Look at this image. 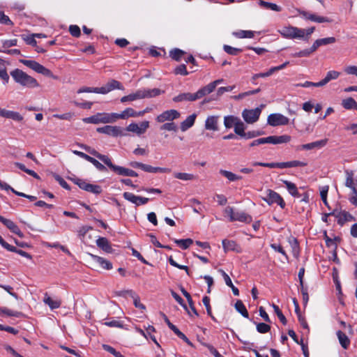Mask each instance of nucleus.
I'll use <instances>...</instances> for the list:
<instances>
[{"label": "nucleus", "instance_id": "nucleus-1", "mask_svg": "<svg viewBox=\"0 0 357 357\" xmlns=\"http://www.w3.org/2000/svg\"><path fill=\"white\" fill-rule=\"evenodd\" d=\"M14 81L22 86L35 88L39 86L37 80L20 69L16 68L10 73Z\"/></svg>", "mask_w": 357, "mask_h": 357}, {"label": "nucleus", "instance_id": "nucleus-2", "mask_svg": "<svg viewBox=\"0 0 357 357\" xmlns=\"http://www.w3.org/2000/svg\"><path fill=\"white\" fill-rule=\"evenodd\" d=\"M307 163L303 161L299 160H292L289 162H252L251 165L253 167L261 166L264 167L269 168H291V167H305Z\"/></svg>", "mask_w": 357, "mask_h": 357}, {"label": "nucleus", "instance_id": "nucleus-3", "mask_svg": "<svg viewBox=\"0 0 357 357\" xmlns=\"http://www.w3.org/2000/svg\"><path fill=\"white\" fill-rule=\"evenodd\" d=\"M291 141V136L288 135H284L280 136L272 135L267 137L259 138L253 140L250 144V146H256L264 144H279L288 143Z\"/></svg>", "mask_w": 357, "mask_h": 357}, {"label": "nucleus", "instance_id": "nucleus-4", "mask_svg": "<svg viewBox=\"0 0 357 357\" xmlns=\"http://www.w3.org/2000/svg\"><path fill=\"white\" fill-rule=\"evenodd\" d=\"M82 121L86 123L93 124L114 123L113 114L105 112L97 113L89 117L84 118Z\"/></svg>", "mask_w": 357, "mask_h": 357}, {"label": "nucleus", "instance_id": "nucleus-5", "mask_svg": "<svg viewBox=\"0 0 357 357\" xmlns=\"http://www.w3.org/2000/svg\"><path fill=\"white\" fill-rule=\"evenodd\" d=\"M206 96L203 87L199 89L196 93H180L173 98V101L175 102H179L183 101L192 102L202 98Z\"/></svg>", "mask_w": 357, "mask_h": 357}, {"label": "nucleus", "instance_id": "nucleus-6", "mask_svg": "<svg viewBox=\"0 0 357 357\" xmlns=\"http://www.w3.org/2000/svg\"><path fill=\"white\" fill-rule=\"evenodd\" d=\"M20 61L23 63L24 66L29 67V68L33 70L38 73L42 74L45 76L52 77L53 74L50 70L45 68L43 65L40 64L36 61L33 60H26V59H20Z\"/></svg>", "mask_w": 357, "mask_h": 357}, {"label": "nucleus", "instance_id": "nucleus-7", "mask_svg": "<svg viewBox=\"0 0 357 357\" xmlns=\"http://www.w3.org/2000/svg\"><path fill=\"white\" fill-rule=\"evenodd\" d=\"M278 31L285 38H303L305 36V29L294 26H284Z\"/></svg>", "mask_w": 357, "mask_h": 357}, {"label": "nucleus", "instance_id": "nucleus-8", "mask_svg": "<svg viewBox=\"0 0 357 357\" xmlns=\"http://www.w3.org/2000/svg\"><path fill=\"white\" fill-rule=\"evenodd\" d=\"M262 199L268 205L277 204L282 209L286 206V203L280 195L271 189L266 190V196L263 197Z\"/></svg>", "mask_w": 357, "mask_h": 357}, {"label": "nucleus", "instance_id": "nucleus-9", "mask_svg": "<svg viewBox=\"0 0 357 357\" xmlns=\"http://www.w3.org/2000/svg\"><path fill=\"white\" fill-rule=\"evenodd\" d=\"M96 131L99 133H103L112 137H118L125 135L123 129L119 126H105L97 128Z\"/></svg>", "mask_w": 357, "mask_h": 357}, {"label": "nucleus", "instance_id": "nucleus-10", "mask_svg": "<svg viewBox=\"0 0 357 357\" xmlns=\"http://www.w3.org/2000/svg\"><path fill=\"white\" fill-rule=\"evenodd\" d=\"M267 121L271 126H278L287 125L289 119L281 114H271L268 116Z\"/></svg>", "mask_w": 357, "mask_h": 357}, {"label": "nucleus", "instance_id": "nucleus-11", "mask_svg": "<svg viewBox=\"0 0 357 357\" xmlns=\"http://www.w3.org/2000/svg\"><path fill=\"white\" fill-rule=\"evenodd\" d=\"M261 112L258 107L253 109H245L242 112V116L246 123H253L259 119Z\"/></svg>", "mask_w": 357, "mask_h": 357}, {"label": "nucleus", "instance_id": "nucleus-12", "mask_svg": "<svg viewBox=\"0 0 357 357\" xmlns=\"http://www.w3.org/2000/svg\"><path fill=\"white\" fill-rule=\"evenodd\" d=\"M180 117V113L176 109L166 110L156 117L158 123H163L166 121H172Z\"/></svg>", "mask_w": 357, "mask_h": 357}, {"label": "nucleus", "instance_id": "nucleus-13", "mask_svg": "<svg viewBox=\"0 0 357 357\" xmlns=\"http://www.w3.org/2000/svg\"><path fill=\"white\" fill-rule=\"evenodd\" d=\"M108 167H109L116 174L121 176L131 177L138 176V174L135 171L123 167L116 165L113 164L112 162Z\"/></svg>", "mask_w": 357, "mask_h": 357}, {"label": "nucleus", "instance_id": "nucleus-14", "mask_svg": "<svg viewBox=\"0 0 357 357\" xmlns=\"http://www.w3.org/2000/svg\"><path fill=\"white\" fill-rule=\"evenodd\" d=\"M114 122H115L117 119H126L130 117H139L142 114V112H136L134 109L131 107H128L124 109L121 113H112Z\"/></svg>", "mask_w": 357, "mask_h": 357}, {"label": "nucleus", "instance_id": "nucleus-15", "mask_svg": "<svg viewBox=\"0 0 357 357\" xmlns=\"http://www.w3.org/2000/svg\"><path fill=\"white\" fill-rule=\"evenodd\" d=\"M123 197L125 199L135 204L136 206L144 205L149 201V199L147 197L137 196L133 193L128 192H125L123 194Z\"/></svg>", "mask_w": 357, "mask_h": 357}, {"label": "nucleus", "instance_id": "nucleus-16", "mask_svg": "<svg viewBox=\"0 0 357 357\" xmlns=\"http://www.w3.org/2000/svg\"><path fill=\"white\" fill-rule=\"evenodd\" d=\"M149 127V122L148 121H142L139 126L137 123H132L129 124L126 130L137 133L138 135H142L146 132Z\"/></svg>", "mask_w": 357, "mask_h": 357}, {"label": "nucleus", "instance_id": "nucleus-17", "mask_svg": "<svg viewBox=\"0 0 357 357\" xmlns=\"http://www.w3.org/2000/svg\"><path fill=\"white\" fill-rule=\"evenodd\" d=\"M79 146L84 149L86 151L93 155V156L98 158L99 160L103 162L107 167H109V165H110L112 160L107 155H102L98 153L97 151H96L93 149H91L90 146L87 145L81 144L79 145Z\"/></svg>", "mask_w": 357, "mask_h": 357}, {"label": "nucleus", "instance_id": "nucleus-18", "mask_svg": "<svg viewBox=\"0 0 357 357\" xmlns=\"http://www.w3.org/2000/svg\"><path fill=\"white\" fill-rule=\"evenodd\" d=\"M1 222H2L11 232L17 234L21 238L24 236V234L21 231L20 227L11 220L3 217Z\"/></svg>", "mask_w": 357, "mask_h": 357}, {"label": "nucleus", "instance_id": "nucleus-19", "mask_svg": "<svg viewBox=\"0 0 357 357\" xmlns=\"http://www.w3.org/2000/svg\"><path fill=\"white\" fill-rule=\"evenodd\" d=\"M219 116H208L205 121V129L208 130H218Z\"/></svg>", "mask_w": 357, "mask_h": 357}, {"label": "nucleus", "instance_id": "nucleus-20", "mask_svg": "<svg viewBox=\"0 0 357 357\" xmlns=\"http://www.w3.org/2000/svg\"><path fill=\"white\" fill-rule=\"evenodd\" d=\"M0 116L10 119L15 121H22L23 120V116L17 112L7 110L6 109L0 108Z\"/></svg>", "mask_w": 357, "mask_h": 357}, {"label": "nucleus", "instance_id": "nucleus-21", "mask_svg": "<svg viewBox=\"0 0 357 357\" xmlns=\"http://www.w3.org/2000/svg\"><path fill=\"white\" fill-rule=\"evenodd\" d=\"M222 244L225 252H227L229 251H235L236 252H240L241 251V247L234 241L224 239L222 241Z\"/></svg>", "mask_w": 357, "mask_h": 357}, {"label": "nucleus", "instance_id": "nucleus-22", "mask_svg": "<svg viewBox=\"0 0 357 357\" xmlns=\"http://www.w3.org/2000/svg\"><path fill=\"white\" fill-rule=\"evenodd\" d=\"M142 98H151L160 96L164 91L159 89H139Z\"/></svg>", "mask_w": 357, "mask_h": 357}, {"label": "nucleus", "instance_id": "nucleus-23", "mask_svg": "<svg viewBox=\"0 0 357 357\" xmlns=\"http://www.w3.org/2000/svg\"><path fill=\"white\" fill-rule=\"evenodd\" d=\"M337 218V224L340 226H343L345 222L355 220V218L346 211H341L336 215Z\"/></svg>", "mask_w": 357, "mask_h": 357}, {"label": "nucleus", "instance_id": "nucleus-24", "mask_svg": "<svg viewBox=\"0 0 357 357\" xmlns=\"http://www.w3.org/2000/svg\"><path fill=\"white\" fill-rule=\"evenodd\" d=\"M232 220L233 222L238 221L245 223H250L252 222V218L251 215L243 211H235Z\"/></svg>", "mask_w": 357, "mask_h": 357}, {"label": "nucleus", "instance_id": "nucleus-25", "mask_svg": "<svg viewBox=\"0 0 357 357\" xmlns=\"http://www.w3.org/2000/svg\"><path fill=\"white\" fill-rule=\"evenodd\" d=\"M96 244L98 248L102 249L103 251L111 253L112 252V248L110 245L109 241L107 238L105 237H99L96 240Z\"/></svg>", "mask_w": 357, "mask_h": 357}, {"label": "nucleus", "instance_id": "nucleus-26", "mask_svg": "<svg viewBox=\"0 0 357 357\" xmlns=\"http://www.w3.org/2000/svg\"><path fill=\"white\" fill-rule=\"evenodd\" d=\"M43 302L45 304L47 305L51 310L58 309L61 305V300H54L47 294V293H45L44 295Z\"/></svg>", "mask_w": 357, "mask_h": 357}, {"label": "nucleus", "instance_id": "nucleus-27", "mask_svg": "<svg viewBox=\"0 0 357 357\" xmlns=\"http://www.w3.org/2000/svg\"><path fill=\"white\" fill-rule=\"evenodd\" d=\"M143 171L149 173H170L171 169L167 167H152L151 165L144 164L143 165Z\"/></svg>", "mask_w": 357, "mask_h": 357}, {"label": "nucleus", "instance_id": "nucleus-28", "mask_svg": "<svg viewBox=\"0 0 357 357\" xmlns=\"http://www.w3.org/2000/svg\"><path fill=\"white\" fill-rule=\"evenodd\" d=\"M91 256L93 261L98 264L104 269L111 270L112 268V264L108 260L94 255H91Z\"/></svg>", "mask_w": 357, "mask_h": 357}, {"label": "nucleus", "instance_id": "nucleus-29", "mask_svg": "<svg viewBox=\"0 0 357 357\" xmlns=\"http://www.w3.org/2000/svg\"><path fill=\"white\" fill-rule=\"evenodd\" d=\"M336 39L335 37H328L321 39H317L312 45V50H317V48L321 45H326L335 43Z\"/></svg>", "mask_w": 357, "mask_h": 357}, {"label": "nucleus", "instance_id": "nucleus-30", "mask_svg": "<svg viewBox=\"0 0 357 357\" xmlns=\"http://www.w3.org/2000/svg\"><path fill=\"white\" fill-rule=\"evenodd\" d=\"M282 183L285 185L289 193L294 197H300L301 195L298 192V188L295 183L287 181V180H281Z\"/></svg>", "mask_w": 357, "mask_h": 357}, {"label": "nucleus", "instance_id": "nucleus-31", "mask_svg": "<svg viewBox=\"0 0 357 357\" xmlns=\"http://www.w3.org/2000/svg\"><path fill=\"white\" fill-rule=\"evenodd\" d=\"M196 117V114H192L188 116L185 120L181 123V130L184 132L191 128L195 123Z\"/></svg>", "mask_w": 357, "mask_h": 357}, {"label": "nucleus", "instance_id": "nucleus-32", "mask_svg": "<svg viewBox=\"0 0 357 357\" xmlns=\"http://www.w3.org/2000/svg\"><path fill=\"white\" fill-rule=\"evenodd\" d=\"M340 73L336 70H330L326 73V77L319 82V85L321 86L328 84L333 79H336L339 77Z\"/></svg>", "mask_w": 357, "mask_h": 357}, {"label": "nucleus", "instance_id": "nucleus-33", "mask_svg": "<svg viewBox=\"0 0 357 357\" xmlns=\"http://www.w3.org/2000/svg\"><path fill=\"white\" fill-rule=\"evenodd\" d=\"M337 336L339 340L340 345L343 349H347L350 345V340L347 337V335L341 331H337Z\"/></svg>", "mask_w": 357, "mask_h": 357}, {"label": "nucleus", "instance_id": "nucleus-34", "mask_svg": "<svg viewBox=\"0 0 357 357\" xmlns=\"http://www.w3.org/2000/svg\"><path fill=\"white\" fill-rule=\"evenodd\" d=\"M5 63L4 60L0 59V79L3 81L4 84H7L9 82L10 77L7 73Z\"/></svg>", "mask_w": 357, "mask_h": 357}, {"label": "nucleus", "instance_id": "nucleus-35", "mask_svg": "<svg viewBox=\"0 0 357 357\" xmlns=\"http://www.w3.org/2000/svg\"><path fill=\"white\" fill-rule=\"evenodd\" d=\"M342 107L346 109H356L357 102L353 98H347L342 102Z\"/></svg>", "mask_w": 357, "mask_h": 357}, {"label": "nucleus", "instance_id": "nucleus-36", "mask_svg": "<svg viewBox=\"0 0 357 357\" xmlns=\"http://www.w3.org/2000/svg\"><path fill=\"white\" fill-rule=\"evenodd\" d=\"M288 242L289 243V244L291 247L293 255L295 257H298L299 255V252H300L299 244H298V240L296 238L290 237L288 239Z\"/></svg>", "mask_w": 357, "mask_h": 357}, {"label": "nucleus", "instance_id": "nucleus-37", "mask_svg": "<svg viewBox=\"0 0 357 357\" xmlns=\"http://www.w3.org/2000/svg\"><path fill=\"white\" fill-rule=\"evenodd\" d=\"M220 174L222 176L227 178L229 181H236L242 179L241 176L236 175V174H234L233 172L227 171V170L220 169Z\"/></svg>", "mask_w": 357, "mask_h": 357}, {"label": "nucleus", "instance_id": "nucleus-38", "mask_svg": "<svg viewBox=\"0 0 357 357\" xmlns=\"http://www.w3.org/2000/svg\"><path fill=\"white\" fill-rule=\"evenodd\" d=\"M235 309L243 317L248 318L249 313L246 309V307L241 300H238L235 303Z\"/></svg>", "mask_w": 357, "mask_h": 357}, {"label": "nucleus", "instance_id": "nucleus-39", "mask_svg": "<svg viewBox=\"0 0 357 357\" xmlns=\"http://www.w3.org/2000/svg\"><path fill=\"white\" fill-rule=\"evenodd\" d=\"M260 8L272 10L275 11H280L281 8L277 4L268 1H259Z\"/></svg>", "mask_w": 357, "mask_h": 357}, {"label": "nucleus", "instance_id": "nucleus-40", "mask_svg": "<svg viewBox=\"0 0 357 357\" xmlns=\"http://www.w3.org/2000/svg\"><path fill=\"white\" fill-rule=\"evenodd\" d=\"M14 165H15V167L19 168L20 170L26 172L27 174L33 176V178H35L36 179H40V176H38V174L36 172H35L33 170L27 169L25 167V165H23L22 163L16 162L14 163Z\"/></svg>", "mask_w": 357, "mask_h": 357}, {"label": "nucleus", "instance_id": "nucleus-41", "mask_svg": "<svg viewBox=\"0 0 357 357\" xmlns=\"http://www.w3.org/2000/svg\"><path fill=\"white\" fill-rule=\"evenodd\" d=\"M238 119L239 118L232 115L226 116L224 118V125L226 128H231L234 127Z\"/></svg>", "mask_w": 357, "mask_h": 357}, {"label": "nucleus", "instance_id": "nucleus-42", "mask_svg": "<svg viewBox=\"0 0 357 357\" xmlns=\"http://www.w3.org/2000/svg\"><path fill=\"white\" fill-rule=\"evenodd\" d=\"M222 82H223L222 79H216V80L209 83L206 86H204L203 89H204V91L206 95H208V94L212 93L215 90L217 85L222 83Z\"/></svg>", "mask_w": 357, "mask_h": 357}, {"label": "nucleus", "instance_id": "nucleus-43", "mask_svg": "<svg viewBox=\"0 0 357 357\" xmlns=\"http://www.w3.org/2000/svg\"><path fill=\"white\" fill-rule=\"evenodd\" d=\"M174 241L183 250H186L193 243V241L191 238L174 239Z\"/></svg>", "mask_w": 357, "mask_h": 357}, {"label": "nucleus", "instance_id": "nucleus-44", "mask_svg": "<svg viewBox=\"0 0 357 357\" xmlns=\"http://www.w3.org/2000/svg\"><path fill=\"white\" fill-rule=\"evenodd\" d=\"M174 178L183 181H192L196 178V176L192 174L175 172L174 174Z\"/></svg>", "mask_w": 357, "mask_h": 357}, {"label": "nucleus", "instance_id": "nucleus-45", "mask_svg": "<svg viewBox=\"0 0 357 357\" xmlns=\"http://www.w3.org/2000/svg\"><path fill=\"white\" fill-rule=\"evenodd\" d=\"M324 238L326 242V245L328 248L333 246L335 250H336V248H337V244H336L335 241H340V238L339 237H335L334 238H330L329 236H328L326 231H324Z\"/></svg>", "mask_w": 357, "mask_h": 357}, {"label": "nucleus", "instance_id": "nucleus-46", "mask_svg": "<svg viewBox=\"0 0 357 357\" xmlns=\"http://www.w3.org/2000/svg\"><path fill=\"white\" fill-rule=\"evenodd\" d=\"M255 31L241 30L234 32V35L238 38H252L255 36Z\"/></svg>", "mask_w": 357, "mask_h": 357}, {"label": "nucleus", "instance_id": "nucleus-47", "mask_svg": "<svg viewBox=\"0 0 357 357\" xmlns=\"http://www.w3.org/2000/svg\"><path fill=\"white\" fill-rule=\"evenodd\" d=\"M306 18L312 22H319V23L331 22V20L330 19H328V17L319 16L315 14H309V15H306Z\"/></svg>", "mask_w": 357, "mask_h": 357}, {"label": "nucleus", "instance_id": "nucleus-48", "mask_svg": "<svg viewBox=\"0 0 357 357\" xmlns=\"http://www.w3.org/2000/svg\"><path fill=\"white\" fill-rule=\"evenodd\" d=\"M245 128L244 123L239 119L234 126V132L242 137L245 135Z\"/></svg>", "mask_w": 357, "mask_h": 357}, {"label": "nucleus", "instance_id": "nucleus-49", "mask_svg": "<svg viewBox=\"0 0 357 357\" xmlns=\"http://www.w3.org/2000/svg\"><path fill=\"white\" fill-rule=\"evenodd\" d=\"M106 85L109 91L114 89L123 90L124 89L122 84L120 82L115 79L110 80L107 83Z\"/></svg>", "mask_w": 357, "mask_h": 357}, {"label": "nucleus", "instance_id": "nucleus-50", "mask_svg": "<svg viewBox=\"0 0 357 357\" xmlns=\"http://www.w3.org/2000/svg\"><path fill=\"white\" fill-rule=\"evenodd\" d=\"M184 54H185L184 51H183L180 49H178V48H175V49L171 50L169 52L170 57L176 61H180Z\"/></svg>", "mask_w": 357, "mask_h": 357}, {"label": "nucleus", "instance_id": "nucleus-51", "mask_svg": "<svg viewBox=\"0 0 357 357\" xmlns=\"http://www.w3.org/2000/svg\"><path fill=\"white\" fill-rule=\"evenodd\" d=\"M271 306L273 308L275 313L277 314L278 319L282 322V324L283 325H286L287 322V319L284 317V315L283 314V313L282 312V311L280 309V307L277 305H275L274 303H273L271 305Z\"/></svg>", "mask_w": 357, "mask_h": 357}, {"label": "nucleus", "instance_id": "nucleus-52", "mask_svg": "<svg viewBox=\"0 0 357 357\" xmlns=\"http://www.w3.org/2000/svg\"><path fill=\"white\" fill-rule=\"evenodd\" d=\"M202 302L206 307L208 315L210 316L213 321H216L215 318L212 314L211 306L210 305V298L207 296H204L202 298Z\"/></svg>", "mask_w": 357, "mask_h": 357}, {"label": "nucleus", "instance_id": "nucleus-53", "mask_svg": "<svg viewBox=\"0 0 357 357\" xmlns=\"http://www.w3.org/2000/svg\"><path fill=\"white\" fill-rule=\"evenodd\" d=\"M171 294L172 297L178 302V303L187 311L189 315H190V312L189 311L187 305L185 303L183 299L174 291H172Z\"/></svg>", "mask_w": 357, "mask_h": 357}, {"label": "nucleus", "instance_id": "nucleus-54", "mask_svg": "<svg viewBox=\"0 0 357 357\" xmlns=\"http://www.w3.org/2000/svg\"><path fill=\"white\" fill-rule=\"evenodd\" d=\"M347 178L345 181V185L352 190L356 189L354 185V179H353V173L350 171H346Z\"/></svg>", "mask_w": 357, "mask_h": 357}, {"label": "nucleus", "instance_id": "nucleus-55", "mask_svg": "<svg viewBox=\"0 0 357 357\" xmlns=\"http://www.w3.org/2000/svg\"><path fill=\"white\" fill-rule=\"evenodd\" d=\"M168 261L170 264V265H172V266L178 268V269H181V270H184L188 275H190V270H189L188 267L187 266L180 265L178 263H176L174 260L172 256H169L168 257Z\"/></svg>", "mask_w": 357, "mask_h": 357}, {"label": "nucleus", "instance_id": "nucleus-56", "mask_svg": "<svg viewBox=\"0 0 357 357\" xmlns=\"http://www.w3.org/2000/svg\"><path fill=\"white\" fill-rule=\"evenodd\" d=\"M102 349L114 356L115 357H125L123 355H122L119 351H117L114 347H112L110 345L108 344H102Z\"/></svg>", "mask_w": 357, "mask_h": 357}, {"label": "nucleus", "instance_id": "nucleus-57", "mask_svg": "<svg viewBox=\"0 0 357 357\" xmlns=\"http://www.w3.org/2000/svg\"><path fill=\"white\" fill-rule=\"evenodd\" d=\"M2 313L6 314L8 317H24V314L21 312L11 310L6 307H3Z\"/></svg>", "mask_w": 357, "mask_h": 357}, {"label": "nucleus", "instance_id": "nucleus-58", "mask_svg": "<svg viewBox=\"0 0 357 357\" xmlns=\"http://www.w3.org/2000/svg\"><path fill=\"white\" fill-rule=\"evenodd\" d=\"M223 50L225 52L230 55H237L238 53L241 52L243 50L241 49L233 47L231 46H229L228 45H225L223 46Z\"/></svg>", "mask_w": 357, "mask_h": 357}, {"label": "nucleus", "instance_id": "nucleus-59", "mask_svg": "<svg viewBox=\"0 0 357 357\" xmlns=\"http://www.w3.org/2000/svg\"><path fill=\"white\" fill-rule=\"evenodd\" d=\"M21 38L26 43V44L32 45V46H36L37 42L35 39V36L33 34L31 35H21Z\"/></svg>", "mask_w": 357, "mask_h": 357}, {"label": "nucleus", "instance_id": "nucleus-60", "mask_svg": "<svg viewBox=\"0 0 357 357\" xmlns=\"http://www.w3.org/2000/svg\"><path fill=\"white\" fill-rule=\"evenodd\" d=\"M89 162L92 163L99 171L100 172H106L107 168L104 165L100 163L98 160L95 159L94 158L91 157L89 158Z\"/></svg>", "mask_w": 357, "mask_h": 357}, {"label": "nucleus", "instance_id": "nucleus-61", "mask_svg": "<svg viewBox=\"0 0 357 357\" xmlns=\"http://www.w3.org/2000/svg\"><path fill=\"white\" fill-rule=\"evenodd\" d=\"M177 126L174 122H168L164 123L160 126V130H167V131H174L177 130Z\"/></svg>", "mask_w": 357, "mask_h": 357}, {"label": "nucleus", "instance_id": "nucleus-62", "mask_svg": "<svg viewBox=\"0 0 357 357\" xmlns=\"http://www.w3.org/2000/svg\"><path fill=\"white\" fill-rule=\"evenodd\" d=\"M17 39L13 38L10 40H5L2 42V50L8 49L13 46L17 45Z\"/></svg>", "mask_w": 357, "mask_h": 357}, {"label": "nucleus", "instance_id": "nucleus-63", "mask_svg": "<svg viewBox=\"0 0 357 357\" xmlns=\"http://www.w3.org/2000/svg\"><path fill=\"white\" fill-rule=\"evenodd\" d=\"M257 331L259 333H266L271 331V326L265 323H259L257 324Z\"/></svg>", "mask_w": 357, "mask_h": 357}, {"label": "nucleus", "instance_id": "nucleus-64", "mask_svg": "<svg viewBox=\"0 0 357 357\" xmlns=\"http://www.w3.org/2000/svg\"><path fill=\"white\" fill-rule=\"evenodd\" d=\"M175 75H188L189 73L187 70L186 66L185 64H181L174 69Z\"/></svg>", "mask_w": 357, "mask_h": 357}]
</instances>
